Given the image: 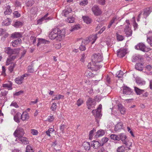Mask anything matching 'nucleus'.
<instances>
[{"label":"nucleus","instance_id":"obj_1","mask_svg":"<svg viewBox=\"0 0 152 152\" xmlns=\"http://www.w3.org/2000/svg\"><path fill=\"white\" fill-rule=\"evenodd\" d=\"M63 31V30L62 31L60 30L57 28H55L49 34V37L51 40L56 39L57 40H60L64 36V33H62Z\"/></svg>","mask_w":152,"mask_h":152},{"label":"nucleus","instance_id":"obj_2","mask_svg":"<svg viewBox=\"0 0 152 152\" xmlns=\"http://www.w3.org/2000/svg\"><path fill=\"white\" fill-rule=\"evenodd\" d=\"M25 133L23 129L20 127H18L14 133V135L18 138L23 137Z\"/></svg>","mask_w":152,"mask_h":152},{"label":"nucleus","instance_id":"obj_3","mask_svg":"<svg viewBox=\"0 0 152 152\" xmlns=\"http://www.w3.org/2000/svg\"><path fill=\"white\" fill-rule=\"evenodd\" d=\"M92 62H99L102 60V57L100 53L94 54L92 56Z\"/></svg>","mask_w":152,"mask_h":152},{"label":"nucleus","instance_id":"obj_4","mask_svg":"<svg viewBox=\"0 0 152 152\" xmlns=\"http://www.w3.org/2000/svg\"><path fill=\"white\" fill-rule=\"evenodd\" d=\"M135 48L137 50H140L143 52H147L151 50L150 48H147L145 45L142 43H139L135 46Z\"/></svg>","mask_w":152,"mask_h":152},{"label":"nucleus","instance_id":"obj_5","mask_svg":"<svg viewBox=\"0 0 152 152\" xmlns=\"http://www.w3.org/2000/svg\"><path fill=\"white\" fill-rule=\"evenodd\" d=\"M19 50L18 49H12L10 47H8L6 49L5 52L9 55L18 54L19 53Z\"/></svg>","mask_w":152,"mask_h":152},{"label":"nucleus","instance_id":"obj_6","mask_svg":"<svg viewBox=\"0 0 152 152\" xmlns=\"http://www.w3.org/2000/svg\"><path fill=\"white\" fill-rule=\"evenodd\" d=\"M96 102L94 99L89 98L86 101V105L88 109H91L95 105Z\"/></svg>","mask_w":152,"mask_h":152},{"label":"nucleus","instance_id":"obj_7","mask_svg":"<svg viewBox=\"0 0 152 152\" xmlns=\"http://www.w3.org/2000/svg\"><path fill=\"white\" fill-rule=\"evenodd\" d=\"M97 63L94 62L93 64V62H92V64H91V63H89L88 66V68L91 69L93 71L97 70L101 67L102 66L99 65L98 64H96Z\"/></svg>","mask_w":152,"mask_h":152},{"label":"nucleus","instance_id":"obj_8","mask_svg":"<svg viewBox=\"0 0 152 152\" xmlns=\"http://www.w3.org/2000/svg\"><path fill=\"white\" fill-rule=\"evenodd\" d=\"M92 10L94 15L96 16L99 15L102 13L101 10L97 5L93 6L92 8Z\"/></svg>","mask_w":152,"mask_h":152},{"label":"nucleus","instance_id":"obj_9","mask_svg":"<svg viewBox=\"0 0 152 152\" xmlns=\"http://www.w3.org/2000/svg\"><path fill=\"white\" fill-rule=\"evenodd\" d=\"M27 74H24L20 77H18L16 78L15 80V82L18 84H21L23 83L24 78L27 76Z\"/></svg>","mask_w":152,"mask_h":152},{"label":"nucleus","instance_id":"obj_10","mask_svg":"<svg viewBox=\"0 0 152 152\" xmlns=\"http://www.w3.org/2000/svg\"><path fill=\"white\" fill-rule=\"evenodd\" d=\"M101 110L99 109V108H98L96 110H93L92 113L93 115H94L96 118H99L102 116V115L101 114Z\"/></svg>","mask_w":152,"mask_h":152},{"label":"nucleus","instance_id":"obj_11","mask_svg":"<svg viewBox=\"0 0 152 152\" xmlns=\"http://www.w3.org/2000/svg\"><path fill=\"white\" fill-rule=\"evenodd\" d=\"M126 50L125 49L120 48L117 51V55L118 57L123 58L126 54Z\"/></svg>","mask_w":152,"mask_h":152},{"label":"nucleus","instance_id":"obj_12","mask_svg":"<svg viewBox=\"0 0 152 152\" xmlns=\"http://www.w3.org/2000/svg\"><path fill=\"white\" fill-rule=\"evenodd\" d=\"M90 42V40L88 39H86L83 40L82 42L81 45H80L79 48L81 51H84L86 50V47L85 45L88 44Z\"/></svg>","mask_w":152,"mask_h":152},{"label":"nucleus","instance_id":"obj_13","mask_svg":"<svg viewBox=\"0 0 152 152\" xmlns=\"http://www.w3.org/2000/svg\"><path fill=\"white\" fill-rule=\"evenodd\" d=\"M11 7L9 5H6L4 8L5 10L4 12V14L5 15H10L12 12V10L10 9Z\"/></svg>","mask_w":152,"mask_h":152},{"label":"nucleus","instance_id":"obj_14","mask_svg":"<svg viewBox=\"0 0 152 152\" xmlns=\"http://www.w3.org/2000/svg\"><path fill=\"white\" fill-rule=\"evenodd\" d=\"M124 32L127 37L131 36L132 34V31L129 27H126L124 29Z\"/></svg>","mask_w":152,"mask_h":152},{"label":"nucleus","instance_id":"obj_15","mask_svg":"<svg viewBox=\"0 0 152 152\" xmlns=\"http://www.w3.org/2000/svg\"><path fill=\"white\" fill-rule=\"evenodd\" d=\"M123 124L121 122H118L115 126L114 130L116 132L119 131L123 129Z\"/></svg>","mask_w":152,"mask_h":152},{"label":"nucleus","instance_id":"obj_16","mask_svg":"<svg viewBox=\"0 0 152 152\" xmlns=\"http://www.w3.org/2000/svg\"><path fill=\"white\" fill-rule=\"evenodd\" d=\"M144 63H137L135 65V69L139 71H142L143 70L144 67Z\"/></svg>","mask_w":152,"mask_h":152},{"label":"nucleus","instance_id":"obj_17","mask_svg":"<svg viewBox=\"0 0 152 152\" xmlns=\"http://www.w3.org/2000/svg\"><path fill=\"white\" fill-rule=\"evenodd\" d=\"M101 146H102L101 144L98 141H93L91 144V147H93L95 149H97Z\"/></svg>","mask_w":152,"mask_h":152},{"label":"nucleus","instance_id":"obj_18","mask_svg":"<svg viewBox=\"0 0 152 152\" xmlns=\"http://www.w3.org/2000/svg\"><path fill=\"white\" fill-rule=\"evenodd\" d=\"M123 89L124 94L130 95L132 93V90L127 86L124 87Z\"/></svg>","mask_w":152,"mask_h":152},{"label":"nucleus","instance_id":"obj_19","mask_svg":"<svg viewBox=\"0 0 152 152\" xmlns=\"http://www.w3.org/2000/svg\"><path fill=\"white\" fill-rule=\"evenodd\" d=\"M16 57V55H10V56L7 59L6 65H9L12 61L15 59Z\"/></svg>","mask_w":152,"mask_h":152},{"label":"nucleus","instance_id":"obj_20","mask_svg":"<svg viewBox=\"0 0 152 152\" xmlns=\"http://www.w3.org/2000/svg\"><path fill=\"white\" fill-rule=\"evenodd\" d=\"M72 11V9L71 8L67 7L63 11L62 14L65 17H66L70 13H71Z\"/></svg>","mask_w":152,"mask_h":152},{"label":"nucleus","instance_id":"obj_21","mask_svg":"<svg viewBox=\"0 0 152 152\" xmlns=\"http://www.w3.org/2000/svg\"><path fill=\"white\" fill-rule=\"evenodd\" d=\"M22 42V40L20 38H18L15 40L11 42L12 45L14 47H16L19 44H20Z\"/></svg>","mask_w":152,"mask_h":152},{"label":"nucleus","instance_id":"obj_22","mask_svg":"<svg viewBox=\"0 0 152 152\" xmlns=\"http://www.w3.org/2000/svg\"><path fill=\"white\" fill-rule=\"evenodd\" d=\"M22 34L21 32H15L11 34V37L12 38H20L22 37Z\"/></svg>","mask_w":152,"mask_h":152},{"label":"nucleus","instance_id":"obj_23","mask_svg":"<svg viewBox=\"0 0 152 152\" xmlns=\"http://www.w3.org/2000/svg\"><path fill=\"white\" fill-rule=\"evenodd\" d=\"M119 140H121L123 143H126V141H127V137L125 134L122 133L120 134L119 135Z\"/></svg>","mask_w":152,"mask_h":152},{"label":"nucleus","instance_id":"obj_24","mask_svg":"<svg viewBox=\"0 0 152 152\" xmlns=\"http://www.w3.org/2000/svg\"><path fill=\"white\" fill-rule=\"evenodd\" d=\"M38 42L37 43V46H39L41 44H48L49 42L46 39L42 38H38Z\"/></svg>","mask_w":152,"mask_h":152},{"label":"nucleus","instance_id":"obj_25","mask_svg":"<svg viewBox=\"0 0 152 152\" xmlns=\"http://www.w3.org/2000/svg\"><path fill=\"white\" fill-rule=\"evenodd\" d=\"M105 134V132L103 130L100 129L98 130L96 132V134L95 135V137L97 138L100 137L104 135Z\"/></svg>","mask_w":152,"mask_h":152},{"label":"nucleus","instance_id":"obj_26","mask_svg":"<svg viewBox=\"0 0 152 152\" xmlns=\"http://www.w3.org/2000/svg\"><path fill=\"white\" fill-rule=\"evenodd\" d=\"M29 117L28 114L27 113H23L22 115L21 114L20 119L23 121L27 120Z\"/></svg>","mask_w":152,"mask_h":152},{"label":"nucleus","instance_id":"obj_27","mask_svg":"<svg viewBox=\"0 0 152 152\" xmlns=\"http://www.w3.org/2000/svg\"><path fill=\"white\" fill-rule=\"evenodd\" d=\"M21 117V113L18 112L14 116V121L18 123L20 122V117Z\"/></svg>","mask_w":152,"mask_h":152},{"label":"nucleus","instance_id":"obj_28","mask_svg":"<svg viewBox=\"0 0 152 152\" xmlns=\"http://www.w3.org/2000/svg\"><path fill=\"white\" fill-rule=\"evenodd\" d=\"M2 87L5 88H7L8 90H11L12 89V83L11 82H9V84H3Z\"/></svg>","mask_w":152,"mask_h":152},{"label":"nucleus","instance_id":"obj_29","mask_svg":"<svg viewBox=\"0 0 152 152\" xmlns=\"http://www.w3.org/2000/svg\"><path fill=\"white\" fill-rule=\"evenodd\" d=\"M118 108L121 114H124L125 113V110L121 104L118 105Z\"/></svg>","mask_w":152,"mask_h":152},{"label":"nucleus","instance_id":"obj_30","mask_svg":"<svg viewBox=\"0 0 152 152\" xmlns=\"http://www.w3.org/2000/svg\"><path fill=\"white\" fill-rule=\"evenodd\" d=\"M19 139L23 144L27 145L29 143L28 139L26 137H22L20 138H19Z\"/></svg>","mask_w":152,"mask_h":152},{"label":"nucleus","instance_id":"obj_31","mask_svg":"<svg viewBox=\"0 0 152 152\" xmlns=\"http://www.w3.org/2000/svg\"><path fill=\"white\" fill-rule=\"evenodd\" d=\"M90 146V143L87 142H84L83 144V146L85 149L87 150L90 149L91 148Z\"/></svg>","mask_w":152,"mask_h":152},{"label":"nucleus","instance_id":"obj_32","mask_svg":"<svg viewBox=\"0 0 152 152\" xmlns=\"http://www.w3.org/2000/svg\"><path fill=\"white\" fill-rule=\"evenodd\" d=\"M151 11L149 8H147L144 10L143 15L145 16V18L148 17L151 13Z\"/></svg>","mask_w":152,"mask_h":152},{"label":"nucleus","instance_id":"obj_33","mask_svg":"<svg viewBox=\"0 0 152 152\" xmlns=\"http://www.w3.org/2000/svg\"><path fill=\"white\" fill-rule=\"evenodd\" d=\"M137 84L140 85H143L145 84V81L140 78H137L136 80Z\"/></svg>","mask_w":152,"mask_h":152},{"label":"nucleus","instance_id":"obj_34","mask_svg":"<svg viewBox=\"0 0 152 152\" xmlns=\"http://www.w3.org/2000/svg\"><path fill=\"white\" fill-rule=\"evenodd\" d=\"M102 33V32L100 30L98 32V34H101ZM97 33L92 36V39L93 40H94V41L92 42V44H93V43H94L95 42V41L96 40V39L98 37H97Z\"/></svg>","mask_w":152,"mask_h":152},{"label":"nucleus","instance_id":"obj_35","mask_svg":"<svg viewBox=\"0 0 152 152\" xmlns=\"http://www.w3.org/2000/svg\"><path fill=\"white\" fill-rule=\"evenodd\" d=\"M125 151V147L124 145L118 147L116 150L117 152H124Z\"/></svg>","mask_w":152,"mask_h":152},{"label":"nucleus","instance_id":"obj_36","mask_svg":"<svg viewBox=\"0 0 152 152\" xmlns=\"http://www.w3.org/2000/svg\"><path fill=\"white\" fill-rule=\"evenodd\" d=\"M141 59V56L140 55H138L137 56H134L132 57V61L133 62H135Z\"/></svg>","mask_w":152,"mask_h":152},{"label":"nucleus","instance_id":"obj_37","mask_svg":"<svg viewBox=\"0 0 152 152\" xmlns=\"http://www.w3.org/2000/svg\"><path fill=\"white\" fill-rule=\"evenodd\" d=\"M134 90L137 95H140L144 92V90L140 89L137 87H134Z\"/></svg>","mask_w":152,"mask_h":152},{"label":"nucleus","instance_id":"obj_38","mask_svg":"<svg viewBox=\"0 0 152 152\" xmlns=\"http://www.w3.org/2000/svg\"><path fill=\"white\" fill-rule=\"evenodd\" d=\"M83 18L84 22L87 24H89L91 22V19L88 17L83 16Z\"/></svg>","mask_w":152,"mask_h":152},{"label":"nucleus","instance_id":"obj_39","mask_svg":"<svg viewBox=\"0 0 152 152\" xmlns=\"http://www.w3.org/2000/svg\"><path fill=\"white\" fill-rule=\"evenodd\" d=\"M118 20L116 17H113L110 21L109 25L108 26V28H110L112 25L115 22Z\"/></svg>","mask_w":152,"mask_h":152},{"label":"nucleus","instance_id":"obj_40","mask_svg":"<svg viewBox=\"0 0 152 152\" xmlns=\"http://www.w3.org/2000/svg\"><path fill=\"white\" fill-rule=\"evenodd\" d=\"M23 25V23L19 21L16 22L14 24V26L16 28L21 27Z\"/></svg>","mask_w":152,"mask_h":152},{"label":"nucleus","instance_id":"obj_41","mask_svg":"<svg viewBox=\"0 0 152 152\" xmlns=\"http://www.w3.org/2000/svg\"><path fill=\"white\" fill-rule=\"evenodd\" d=\"M110 137L113 140L119 141V135L117 136L115 134H112L110 136Z\"/></svg>","mask_w":152,"mask_h":152},{"label":"nucleus","instance_id":"obj_42","mask_svg":"<svg viewBox=\"0 0 152 152\" xmlns=\"http://www.w3.org/2000/svg\"><path fill=\"white\" fill-rule=\"evenodd\" d=\"M13 18H18L20 17L21 16V14L19 13V12L17 11H14L13 13Z\"/></svg>","mask_w":152,"mask_h":152},{"label":"nucleus","instance_id":"obj_43","mask_svg":"<svg viewBox=\"0 0 152 152\" xmlns=\"http://www.w3.org/2000/svg\"><path fill=\"white\" fill-rule=\"evenodd\" d=\"M66 21L69 23H73L74 21V18L73 16H71L66 20Z\"/></svg>","mask_w":152,"mask_h":152},{"label":"nucleus","instance_id":"obj_44","mask_svg":"<svg viewBox=\"0 0 152 152\" xmlns=\"http://www.w3.org/2000/svg\"><path fill=\"white\" fill-rule=\"evenodd\" d=\"M16 65L15 63H12L9 68V70L10 72H12L15 66Z\"/></svg>","mask_w":152,"mask_h":152},{"label":"nucleus","instance_id":"obj_45","mask_svg":"<svg viewBox=\"0 0 152 152\" xmlns=\"http://www.w3.org/2000/svg\"><path fill=\"white\" fill-rule=\"evenodd\" d=\"M49 14L48 13H47L45 15H44V17L40 19H39L38 20V23H39L40 22H42L44 20H47L46 18L47 17V16Z\"/></svg>","mask_w":152,"mask_h":152},{"label":"nucleus","instance_id":"obj_46","mask_svg":"<svg viewBox=\"0 0 152 152\" xmlns=\"http://www.w3.org/2000/svg\"><path fill=\"white\" fill-rule=\"evenodd\" d=\"M66 126L65 125L61 124L60 126V129L62 132V133H64V130L66 128Z\"/></svg>","mask_w":152,"mask_h":152},{"label":"nucleus","instance_id":"obj_47","mask_svg":"<svg viewBox=\"0 0 152 152\" xmlns=\"http://www.w3.org/2000/svg\"><path fill=\"white\" fill-rule=\"evenodd\" d=\"M123 72L120 70L119 72H118L116 74V77H118V78H120L123 76Z\"/></svg>","mask_w":152,"mask_h":152},{"label":"nucleus","instance_id":"obj_48","mask_svg":"<svg viewBox=\"0 0 152 152\" xmlns=\"http://www.w3.org/2000/svg\"><path fill=\"white\" fill-rule=\"evenodd\" d=\"M64 96L61 95H59L58 96L56 95L54 97L53 99H52V100H54L55 99L58 100L61 99L62 98L64 97Z\"/></svg>","mask_w":152,"mask_h":152},{"label":"nucleus","instance_id":"obj_49","mask_svg":"<svg viewBox=\"0 0 152 152\" xmlns=\"http://www.w3.org/2000/svg\"><path fill=\"white\" fill-rule=\"evenodd\" d=\"M56 106L57 105L56 103H53L50 107V109L52 111H54L56 110Z\"/></svg>","mask_w":152,"mask_h":152},{"label":"nucleus","instance_id":"obj_50","mask_svg":"<svg viewBox=\"0 0 152 152\" xmlns=\"http://www.w3.org/2000/svg\"><path fill=\"white\" fill-rule=\"evenodd\" d=\"M108 140L109 139L107 137L103 138L101 140L102 142V146H103L104 143L107 142L108 141Z\"/></svg>","mask_w":152,"mask_h":152},{"label":"nucleus","instance_id":"obj_51","mask_svg":"<svg viewBox=\"0 0 152 152\" xmlns=\"http://www.w3.org/2000/svg\"><path fill=\"white\" fill-rule=\"evenodd\" d=\"M34 4V1L33 0H29L26 3V6L28 7H31Z\"/></svg>","mask_w":152,"mask_h":152},{"label":"nucleus","instance_id":"obj_52","mask_svg":"<svg viewBox=\"0 0 152 152\" xmlns=\"http://www.w3.org/2000/svg\"><path fill=\"white\" fill-rule=\"evenodd\" d=\"M147 41L150 45L152 46V37H150L147 38Z\"/></svg>","mask_w":152,"mask_h":152},{"label":"nucleus","instance_id":"obj_53","mask_svg":"<svg viewBox=\"0 0 152 152\" xmlns=\"http://www.w3.org/2000/svg\"><path fill=\"white\" fill-rule=\"evenodd\" d=\"M117 39L119 41H121L124 39L123 37L118 34H117Z\"/></svg>","mask_w":152,"mask_h":152},{"label":"nucleus","instance_id":"obj_54","mask_svg":"<svg viewBox=\"0 0 152 152\" xmlns=\"http://www.w3.org/2000/svg\"><path fill=\"white\" fill-rule=\"evenodd\" d=\"M34 69L32 67L30 66H28V72L29 73H32L34 72Z\"/></svg>","mask_w":152,"mask_h":152},{"label":"nucleus","instance_id":"obj_55","mask_svg":"<svg viewBox=\"0 0 152 152\" xmlns=\"http://www.w3.org/2000/svg\"><path fill=\"white\" fill-rule=\"evenodd\" d=\"M30 39L33 44H34L36 43V38L35 37L31 36L30 37Z\"/></svg>","mask_w":152,"mask_h":152},{"label":"nucleus","instance_id":"obj_56","mask_svg":"<svg viewBox=\"0 0 152 152\" xmlns=\"http://www.w3.org/2000/svg\"><path fill=\"white\" fill-rule=\"evenodd\" d=\"M23 93V91L21 90L15 92L14 94V95L18 96L22 94Z\"/></svg>","mask_w":152,"mask_h":152},{"label":"nucleus","instance_id":"obj_57","mask_svg":"<svg viewBox=\"0 0 152 152\" xmlns=\"http://www.w3.org/2000/svg\"><path fill=\"white\" fill-rule=\"evenodd\" d=\"M83 103V100L80 99H79L77 101V104L78 106L81 105Z\"/></svg>","mask_w":152,"mask_h":152},{"label":"nucleus","instance_id":"obj_58","mask_svg":"<svg viewBox=\"0 0 152 152\" xmlns=\"http://www.w3.org/2000/svg\"><path fill=\"white\" fill-rule=\"evenodd\" d=\"M8 93V91H4L1 92L0 95L2 96H6Z\"/></svg>","mask_w":152,"mask_h":152},{"label":"nucleus","instance_id":"obj_59","mask_svg":"<svg viewBox=\"0 0 152 152\" xmlns=\"http://www.w3.org/2000/svg\"><path fill=\"white\" fill-rule=\"evenodd\" d=\"M152 69V66L150 65H148L145 67V69L146 71H150Z\"/></svg>","mask_w":152,"mask_h":152},{"label":"nucleus","instance_id":"obj_60","mask_svg":"<svg viewBox=\"0 0 152 152\" xmlns=\"http://www.w3.org/2000/svg\"><path fill=\"white\" fill-rule=\"evenodd\" d=\"M54 118L53 115L49 116L48 118V121L49 122H52L54 120Z\"/></svg>","mask_w":152,"mask_h":152},{"label":"nucleus","instance_id":"obj_61","mask_svg":"<svg viewBox=\"0 0 152 152\" xmlns=\"http://www.w3.org/2000/svg\"><path fill=\"white\" fill-rule=\"evenodd\" d=\"M86 74L87 76L88 77H93L94 76V74L90 72H86Z\"/></svg>","mask_w":152,"mask_h":152},{"label":"nucleus","instance_id":"obj_62","mask_svg":"<svg viewBox=\"0 0 152 152\" xmlns=\"http://www.w3.org/2000/svg\"><path fill=\"white\" fill-rule=\"evenodd\" d=\"M125 145L126 148H129V149H131L129 148L131 145V143L128 142L127 141H126V143H124Z\"/></svg>","mask_w":152,"mask_h":152},{"label":"nucleus","instance_id":"obj_63","mask_svg":"<svg viewBox=\"0 0 152 152\" xmlns=\"http://www.w3.org/2000/svg\"><path fill=\"white\" fill-rule=\"evenodd\" d=\"M98 3L101 5H104L105 4V0H97Z\"/></svg>","mask_w":152,"mask_h":152},{"label":"nucleus","instance_id":"obj_64","mask_svg":"<svg viewBox=\"0 0 152 152\" xmlns=\"http://www.w3.org/2000/svg\"><path fill=\"white\" fill-rule=\"evenodd\" d=\"M88 3L87 0H84L80 2V4L81 5H85L87 4Z\"/></svg>","mask_w":152,"mask_h":152}]
</instances>
